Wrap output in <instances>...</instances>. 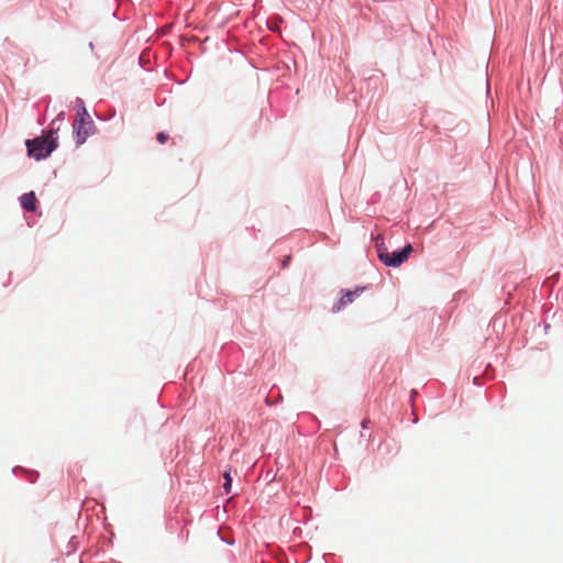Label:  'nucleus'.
Returning <instances> with one entry per match:
<instances>
[{"label":"nucleus","mask_w":563,"mask_h":563,"mask_svg":"<svg viewBox=\"0 0 563 563\" xmlns=\"http://www.w3.org/2000/svg\"><path fill=\"white\" fill-rule=\"evenodd\" d=\"M55 130L52 128L47 135L26 141L27 153L35 159L47 157L57 146L56 140L53 139Z\"/></svg>","instance_id":"1"},{"label":"nucleus","mask_w":563,"mask_h":563,"mask_svg":"<svg viewBox=\"0 0 563 563\" xmlns=\"http://www.w3.org/2000/svg\"><path fill=\"white\" fill-rule=\"evenodd\" d=\"M95 123L91 120L86 108L77 112V118L74 122V131L76 132L77 144H84L88 136L95 133Z\"/></svg>","instance_id":"2"},{"label":"nucleus","mask_w":563,"mask_h":563,"mask_svg":"<svg viewBox=\"0 0 563 563\" xmlns=\"http://www.w3.org/2000/svg\"><path fill=\"white\" fill-rule=\"evenodd\" d=\"M412 252L411 244H407L402 250L395 251L389 253L387 247H385L383 244L377 245V253L379 260L388 265L397 267L401 265L407 258L409 257L410 253Z\"/></svg>","instance_id":"3"},{"label":"nucleus","mask_w":563,"mask_h":563,"mask_svg":"<svg viewBox=\"0 0 563 563\" xmlns=\"http://www.w3.org/2000/svg\"><path fill=\"white\" fill-rule=\"evenodd\" d=\"M364 290L363 287H357L355 290H347L340 298L338 303H335L332 308L333 312H339L343 310L349 303H352L356 297Z\"/></svg>","instance_id":"4"},{"label":"nucleus","mask_w":563,"mask_h":563,"mask_svg":"<svg viewBox=\"0 0 563 563\" xmlns=\"http://www.w3.org/2000/svg\"><path fill=\"white\" fill-rule=\"evenodd\" d=\"M20 200H21L22 207L26 211H29V212L35 211V209H36V197H35V194L33 191L22 195Z\"/></svg>","instance_id":"5"},{"label":"nucleus","mask_w":563,"mask_h":563,"mask_svg":"<svg viewBox=\"0 0 563 563\" xmlns=\"http://www.w3.org/2000/svg\"><path fill=\"white\" fill-rule=\"evenodd\" d=\"M223 479H224L223 489H224L225 494H230L231 485H232V478H231V475H230L229 471L224 472Z\"/></svg>","instance_id":"6"},{"label":"nucleus","mask_w":563,"mask_h":563,"mask_svg":"<svg viewBox=\"0 0 563 563\" xmlns=\"http://www.w3.org/2000/svg\"><path fill=\"white\" fill-rule=\"evenodd\" d=\"M169 136L165 132H159L156 135V140L158 143L164 144L168 141Z\"/></svg>","instance_id":"7"},{"label":"nucleus","mask_w":563,"mask_h":563,"mask_svg":"<svg viewBox=\"0 0 563 563\" xmlns=\"http://www.w3.org/2000/svg\"><path fill=\"white\" fill-rule=\"evenodd\" d=\"M64 115H65V113L62 111V112L57 115V118L52 122V125H54V124H55V122H56L57 120H59V121H60V120H63V119H64Z\"/></svg>","instance_id":"8"},{"label":"nucleus","mask_w":563,"mask_h":563,"mask_svg":"<svg viewBox=\"0 0 563 563\" xmlns=\"http://www.w3.org/2000/svg\"><path fill=\"white\" fill-rule=\"evenodd\" d=\"M362 426H363V428L367 427L366 421H363Z\"/></svg>","instance_id":"9"}]
</instances>
